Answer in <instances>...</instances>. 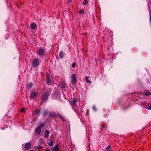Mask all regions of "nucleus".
<instances>
[{
    "instance_id": "f257e3e1",
    "label": "nucleus",
    "mask_w": 151,
    "mask_h": 151,
    "mask_svg": "<svg viewBox=\"0 0 151 151\" xmlns=\"http://www.w3.org/2000/svg\"><path fill=\"white\" fill-rule=\"evenodd\" d=\"M46 83L49 85L52 84V80L50 78V75L48 73L46 74Z\"/></svg>"
},
{
    "instance_id": "f03ea898",
    "label": "nucleus",
    "mask_w": 151,
    "mask_h": 151,
    "mask_svg": "<svg viewBox=\"0 0 151 151\" xmlns=\"http://www.w3.org/2000/svg\"><path fill=\"white\" fill-rule=\"evenodd\" d=\"M50 94V93H49L47 92L45 93H44L42 95V100L43 101H45L47 100Z\"/></svg>"
},
{
    "instance_id": "7ed1b4c3",
    "label": "nucleus",
    "mask_w": 151,
    "mask_h": 151,
    "mask_svg": "<svg viewBox=\"0 0 151 151\" xmlns=\"http://www.w3.org/2000/svg\"><path fill=\"white\" fill-rule=\"evenodd\" d=\"M39 63H40L39 60L37 59H33L32 62V65L35 67H37L39 64Z\"/></svg>"
},
{
    "instance_id": "20e7f679",
    "label": "nucleus",
    "mask_w": 151,
    "mask_h": 151,
    "mask_svg": "<svg viewBox=\"0 0 151 151\" xmlns=\"http://www.w3.org/2000/svg\"><path fill=\"white\" fill-rule=\"evenodd\" d=\"M71 79L72 80L71 83L73 85H74L76 82V78L75 74H73L71 76Z\"/></svg>"
},
{
    "instance_id": "39448f33",
    "label": "nucleus",
    "mask_w": 151,
    "mask_h": 151,
    "mask_svg": "<svg viewBox=\"0 0 151 151\" xmlns=\"http://www.w3.org/2000/svg\"><path fill=\"white\" fill-rule=\"evenodd\" d=\"M37 95V93L35 92H33L31 93L30 95V99H33L35 97H36Z\"/></svg>"
},
{
    "instance_id": "423d86ee",
    "label": "nucleus",
    "mask_w": 151,
    "mask_h": 151,
    "mask_svg": "<svg viewBox=\"0 0 151 151\" xmlns=\"http://www.w3.org/2000/svg\"><path fill=\"white\" fill-rule=\"evenodd\" d=\"M52 150L54 151H59L60 148L59 145L57 144L54 147H52Z\"/></svg>"
},
{
    "instance_id": "0eeeda50",
    "label": "nucleus",
    "mask_w": 151,
    "mask_h": 151,
    "mask_svg": "<svg viewBox=\"0 0 151 151\" xmlns=\"http://www.w3.org/2000/svg\"><path fill=\"white\" fill-rule=\"evenodd\" d=\"M45 53L44 50L42 48L39 49L38 51V53L40 56H42L44 55Z\"/></svg>"
},
{
    "instance_id": "6e6552de",
    "label": "nucleus",
    "mask_w": 151,
    "mask_h": 151,
    "mask_svg": "<svg viewBox=\"0 0 151 151\" xmlns=\"http://www.w3.org/2000/svg\"><path fill=\"white\" fill-rule=\"evenodd\" d=\"M77 102V100L75 97L71 101V104L73 106H75L76 105V103Z\"/></svg>"
},
{
    "instance_id": "1a4fd4ad",
    "label": "nucleus",
    "mask_w": 151,
    "mask_h": 151,
    "mask_svg": "<svg viewBox=\"0 0 151 151\" xmlns=\"http://www.w3.org/2000/svg\"><path fill=\"white\" fill-rule=\"evenodd\" d=\"M41 132V129L40 127H37L35 130V133L37 134H39Z\"/></svg>"
},
{
    "instance_id": "9d476101",
    "label": "nucleus",
    "mask_w": 151,
    "mask_h": 151,
    "mask_svg": "<svg viewBox=\"0 0 151 151\" xmlns=\"http://www.w3.org/2000/svg\"><path fill=\"white\" fill-rule=\"evenodd\" d=\"M37 26L36 24L34 23L33 22L30 24V28L31 29H35L36 28Z\"/></svg>"
},
{
    "instance_id": "9b49d317",
    "label": "nucleus",
    "mask_w": 151,
    "mask_h": 151,
    "mask_svg": "<svg viewBox=\"0 0 151 151\" xmlns=\"http://www.w3.org/2000/svg\"><path fill=\"white\" fill-rule=\"evenodd\" d=\"M31 146V145L29 142L26 143L24 145V147L26 149L29 148Z\"/></svg>"
},
{
    "instance_id": "f8f14e48",
    "label": "nucleus",
    "mask_w": 151,
    "mask_h": 151,
    "mask_svg": "<svg viewBox=\"0 0 151 151\" xmlns=\"http://www.w3.org/2000/svg\"><path fill=\"white\" fill-rule=\"evenodd\" d=\"M49 116L50 117H52L56 116V114L55 113L53 112H50L49 113Z\"/></svg>"
},
{
    "instance_id": "ddd939ff",
    "label": "nucleus",
    "mask_w": 151,
    "mask_h": 151,
    "mask_svg": "<svg viewBox=\"0 0 151 151\" xmlns=\"http://www.w3.org/2000/svg\"><path fill=\"white\" fill-rule=\"evenodd\" d=\"M49 131L48 130H47L45 131V138H47L48 137L49 135Z\"/></svg>"
},
{
    "instance_id": "4468645a",
    "label": "nucleus",
    "mask_w": 151,
    "mask_h": 151,
    "mask_svg": "<svg viewBox=\"0 0 151 151\" xmlns=\"http://www.w3.org/2000/svg\"><path fill=\"white\" fill-rule=\"evenodd\" d=\"M144 94L145 95L148 96L151 94V93L148 91H145L144 92Z\"/></svg>"
},
{
    "instance_id": "2eb2a0df",
    "label": "nucleus",
    "mask_w": 151,
    "mask_h": 151,
    "mask_svg": "<svg viewBox=\"0 0 151 151\" xmlns=\"http://www.w3.org/2000/svg\"><path fill=\"white\" fill-rule=\"evenodd\" d=\"M64 56V53L62 51H61L60 52L59 57L60 58H63Z\"/></svg>"
},
{
    "instance_id": "dca6fc26",
    "label": "nucleus",
    "mask_w": 151,
    "mask_h": 151,
    "mask_svg": "<svg viewBox=\"0 0 151 151\" xmlns=\"http://www.w3.org/2000/svg\"><path fill=\"white\" fill-rule=\"evenodd\" d=\"M33 85V84L32 83H30L28 85V88L29 89H30L32 87Z\"/></svg>"
},
{
    "instance_id": "f3484780",
    "label": "nucleus",
    "mask_w": 151,
    "mask_h": 151,
    "mask_svg": "<svg viewBox=\"0 0 151 151\" xmlns=\"http://www.w3.org/2000/svg\"><path fill=\"white\" fill-rule=\"evenodd\" d=\"M58 115L62 121H65V119L62 115L60 114H58Z\"/></svg>"
},
{
    "instance_id": "a211bd4d",
    "label": "nucleus",
    "mask_w": 151,
    "mask_h": 151,
    "mask_svg": "<svg viewBox=\"0 0 151 151\" xmlns=\"http://www.w3.org/2000/svg\"><path fill=\"white\" fill-rule=\"evenodd\" d=\"M54 141H51L48 143V145L50 146H52L54 145Z\"/></svg>"
},
{
    "instance_id": "6ab92c4d",
    "label": "nucleus",
    "mask_w": 151,
    "mask_h": 151,
    "mask_svg": "<svg viewBox=\"0 0 151 151\" xmlns=\"http://www.w3.org/2000/svg\"><path fill=\"white\" fill-rule=\"evenodd\" d=\"M88 76H86L85 77L86 80V82L87 83H91V82L88 79Z\"/></svg>"
},
{
    "instance_id": "aec40b11",
    "label": "nucleus",
    "mask_w": 151,
    "mask_h": 151,
    "mask_svg": "<svg viewBox=\"0 0 151 151\" xmlns=\"http://www.w3.org/2000/svg\"><path fill=\"white\" fill-rule=\"evenodd\" d=\"M107 151H110L111 150V147L110 145L107 147L106 148Z\"/></svg>"
},
{
    "instance_id": "412c9836",
    "label": "nucleus",
    "mask_w": 151,
    "mask_h": 151,
    "mask_svg": "<svg viewBox=\"0 0 151 151\" xmlns=\"http://www.w3.org/2000/svg\"><path fill=\"white\" fill-rule=\"evenodd\" d=\"M48 112L47 111H45L43 113L44 116H46L47 115Z\"/></svg>"
},
{
    "instance_id": "4be33fe9",
    "label": "nucleus",
    "mask_w": 151,
    "mask_h": 151,
    "mask_svg": "<svg viewBox=\"0 0 151 151\" xmlns=\"http://www.w3.org/2000/svg\"><path fill=\"white\" fill-rule=\"evenodd\" d=\"M40 110L39 109H37L35 111V114H38L40 112Z\"/></svg>"
},
{
    "instance_id": "5701e85b",
    "label": "nucleus",
    "mask_w": 151,
    "mask_h": 151,
    "mask_svg": "<svg viewBox=\"0 0 151 151\" xmlns=\"http://www.w3.org/2000/svg\"><path fill=\"white\" fill-rule=\"evenodd\" d=\"M45 126V124L44 123H42L40 124L39 126L38 127H40V128H41V127H44Z\"/></svg>"
},
{
    "instance_id": "b1692460",
    "label": "nucleus",
    "mask_w": 151,
    "mask_h": 151,
    "mask_svg": "<svg viewBox=\"0 0 151 151\" xmlns=\"http://www.w3.org/2000/svg\"><path fill=\"white\" fill-rule=\"evenodd\" d=\"M76 65V63L75 62H74L72 64L71 67L73 68H74Z\"/></svg>"
},
{
    "instance_id": "393cba45",
    "label": "nucleus",
    "mask_w": 151,
    "mask_h": 151,
    "mask_svg": "<svg viewBox=\"0 0 151 151\" xmlns=\"http://www.w3.org/2000/svg\"><path fill=\"white\" fill-rule=\"evenodd\" d=\"M92 109H93V110L94 111H95L96 110V106L94 105H93V106Z\"/></svg>"
},
{
    "instance_id": "a878e982",
    "label": "nucleus",
    "mask_w": 151,
    "mask_h": 151,
    "mask_svg": "<svg viewBox=\"0 0 151 151\" xmlns=\"http://www.w3.org/2000/svg\"><path fill=\"white\" fill-rule=\"evenodd\" d=\"M85 2L83 3V4L84 5H85L86 4L88 3V2L87 1V0H84Z\"/></svg>"
},
{
    "instance_id": "bb28decb",
    "label": "nucleus",
    "mask_w": 151,
    "mask_h": 151,
    "mask_svg": "<svg viewBox=\"0 0 151 151\" xmlns=\"http://www.w3.org/2000/svg\"><path fill=\"white\" fill-rule=\"evenodd\" d=\"M25 111V109L24 108H22L21 110V111L22 112H24Z\"/></svg>"
},
{
    "instance_id": "cd10ccee",
    "label": "nucleus",
    "mask_w": 151,
    "mask_h": 151,
    "mask_svg": "<svg viewBox=\"0 0 151 151\" xmlns=\"http://www.w3.org/2000/svg\"><path fill=\"white\" fill-rule=\"evenodd\" d=\"M79 13L80 14H83V10H80L79 11Z\"/></svg>"
},
{
    "instance_id": "c85d7f7f",
    "label": "nucleus",
    "mask_w": 151,
    "mask_h": 151,
    "mask_svg": "<svg viewBox=\"0 0 151 151\" xmlns=\"http://www.w3.org/2000/svg\"><path fill=\"white\" fill-rule=\"evenodd\" d=\"M147 109L148 110H151V105L148 108H147Z\"/></svg>"
},
{
    "instance_id": "c756f323",
    "label": "nucleus",
    "mask_w": 151,
    "mask_h": 151,
    "mask_svg": "<svg viewBox=\"0 0 151 151\" xmlns=\"http://www.w3.org/2000/svg\"><path fill=\"white\" fill-rule=\"evenodd\" d=\"M39 142L41 143H42L43 142V139H39Z\"/></svg>"
},
{
    "instance_id": "7c9ffc66",
    "label": "nucleus",
    "mask_w": 151,
    "mask_h": 151,
    "mask_svg": "<svg viewBox=\"0 0 151 151\" xmlns=\"http://www.w3.org/2000/svg\"><path fill=\"white\" fill-rule=\"evenodd\" d=\"M45 151H50V150L47 148L45 150Z\"/></svg>"
},
{
    "instance_id": "2f4dec72",
    "label": "nucleus",
    "mask_w": 151,
    "mask_h": 151,
    "mask_svg": "<svg viewBox=\"0 0 151 151\" xmlns=\"http://www.w3.org/2000/svg\"><path fill=\"white\" fill-rule=\"evenodd\" d=\"M101 127L102 128H104L105 127V125L103 124L101 126Z\"/></svg>"
},
{
    "instance_id": "473e14b6",
    "label": "nucleus",
    "mask_w": 151,
    "mask_h": 151,
    "mask_svg": "<svg viewBox=\"0 0 151 151\" xmlns=\"http://www.w3.org/2000/svg\"><path fill=\"white\" fill-rule=\"evenodd\" d=\"M150 22H151V13H150Z\"/></svg>"
},
{
    "instance_id": "72a5a7b5",
    "label": "nucleus",
    "mask_w": 151,
    "mask_h": 151,
    "mask_svg": "<svg viewBox=\"0 0 151 151\" xmlns=\"http://www.w3.org/2000/svg\"><path fill=\"white\" fill-rule=\"evenodd\" d=\"M104 116L105 117H106V116H107V115H106V114H104Z\"/></svg>"
},
{
    "instance_id": "f704fd0d",
    "label": "nucleus",
    "mask_w": 151,
    "mask_h": 151,
    "mask_svg": "<svg viewBox=\"0 0 151 151\" xmlns=\"http://www.w3.org/2000/svg\"><path fill=\"white\" fill-rule=\"evenodd\" d=\"M40 149V147H39L38 149Z\"/></svg>"
},
{
    "instance_id": "c9c22d12",
    "label": "nucleus",
    "mask_w": 151,
    "mask_h": 151,
    "mask_svg": "<svg viewBox=\"0 0 151 151\" xmlns=\"http://www.w3.org/2000/svg\"><path fill=\"white\" fill-rule=\"evenodd\" d=\"M30 151H33V150H31Z\"/></svg>"
}]
</instances>
